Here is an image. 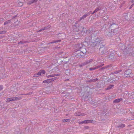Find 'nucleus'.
I'll return each mask as SVG.
<instances>
[{
  "label": "nucleus",
  "mask_w": 134,
  "mask_h": 134,
  "mask_svg": "<svg viewBox=\"0 0 134 134\" xmlns=\"http://www.w3.org/2000/svg\"><path fill=\"white\" fill-rule=\"evenodd\" d=\"M96 62L97 63L96 64V63L95 62L94 60V59H90L84 62L83 64V65H85L89 63H92L94 65H98V66H96L95 67L90 68L89 70L90 71H92L95 70L96 69H98V68L104 65V64H101V65H99V62H97V61H96Z\"/></svg>",
  "instance_id": "1"
},
{
  "label": "nucleus",
  "mask_w": 134,
  "mask_h": 134,
  "mask_svg": "<svg viewBox=\"0 0 134 134\" xmlns=\"http://www.w3.org/2000/svg\"><path fill=\"white\" fill-rule=\"evenodd\" d=\"M78 51H80L81 53H83L82 55L81 54L80 56H83L86 52V50L85 46L82 44L80 45Z\"/></svg>",
  "instance_id": "2"
},
{
  "label": "nucleus",
  "mask_w": 134,
  "mask_h": 134,
  "mask_svg": "<svg viewBox=\"0 0 134 134\" xmlns=\"http://www.w3.org/2000/svg\"><path fill=\"white\" fill-rule=\"evenodd\" d=\"M125 75L126 77L129 76L130 77H132L133 76V75L131 73V71L130 69L127 70L125 72Z\"/></svg>",
  "instance_id": "3"
},
{
  "label": "nucleus",
  "mask_w": 134,
  "mask_h": 134,
  "mask_svg": "<svg viewBox=\"0 0 134 134\" xmlns=\"http://www.w3.org/2000/svg\"><path fill=\"white\" fill-rule=\"evenodd\" d=\"M45 71L43 70H40L39 72L35 74L34 76L35 77H36L39 76H40L42 75L43 74H45Z\"/></svg>",
  "instance_id": "4"
},
{
  "label": "nucleus",
  "mask_w": 134,
  "mask_h": 134,
  "mask_svg": "<svg viewBox=\"0 0 134 134\" xmlns=\"http://www.w3.org/2000/svg\"><path fill=\"white\" fill-rule=\"evenodd\" d=\"M21 98L19 97H14L13 98H9L7 99L6 100V102H9L11 101H14L18 100L21 99Z\"/></svg>",
  "instance_id": "5"
},
{
  "label": "nucleus",
  "mask_w": 134,
  "mask_h": 134,
  "mask_svg": "<svg viewBox=\"0 0 134 134\" xmlns=\"http://www.w3.org/2000/svg\"><path fill=\"white\" fill-rule=\"evenodd\" d=\"M94 121L93 120H87L79 122V124H88L89 123H93Z\"/></svg>",
  "instance_id": "6"
},
{
  "label": "nucleus",
  "mask_w": 134,
  "mask_h": 134,
  "mask_svg": "<svg viewBox=\"0 0 134 134\" xmlns=\"http://www.w3.org/2000/svg\"><path fill=\"white\" fill-rule=\"evenodd\" d=\"M75 114L76 115L79 116H84L85 115V114L83 113H82L79 111L77 112Z\"/></svg>",
  "instance_id": "7"
},
{
  "label": "nucleus",
  "mask_w": 134,
  "mask_h": 134,
  "mask_svg": "<svg viewBox=\"0 0 134 134\" xmlns=\"http://www.w3.org/2000/svg\"><path fill=\"white\" fill-rule=\"evenodd\" d=\"M100 42V40L99 38H97L96 39V41L94 42H93V43H95L96 44H99Z\"/></svg>",
  "instance_id": "8"
},
{
  "label": "nucleus",
  "mask_w": 134,
  "mask_h": 134,
  "mask_svg": "<svg viewBox=\"0 0 134 134\" xmlns=\"http://www.w3.org/2000/svg\"><path fill=\"white\" fill-rule=\"evenodd\" d=\"M122 98H120L115 99L114 100L113 103H118L120 101L122 100Z\"/></svg>",
  "instance_id": "9"
},
{
  "label": "nucleus",
  "mask_w": 134,
  "mask_h": 134,
  "mask_svg": "<svg viewBox=\"0 0 134 134\" xmlns=\"http://www.w3.org/2000/svg\"><path fill=\"white\" fill-rule=\"evenodd\" d=\"M50 27H51V26H50V25H48L47 27H44V28L43 29H41L40 30H39L38 31L40 32L42 30H46V29H48V28H50Z\"/></svg>",
  "instance_id": "10"
},
{
  "label": "nucleus",
  "mask_w": 134,
  "mask_h": 134,
  "mask_svg": "<svg viewBox=\"0 0 134 134\" xmlns=\"http://www.w3.org/2000/svg\"><path fill=\"white\" fill-rule=\"evenodd\" d=\"M114 86L113 85H111L109 86L106 89V90H109L111 89L112 87H113Z\"/></svg>",
  "instance_id": "11"
},
{
  "label": "nucleus",
  "mask_w": 134,
  "mask_h": 134,
  "mask_svg": "<svg viewBox=\"0 0 134 134\" xmlns=\"http://www.w3.org/2000/svg\"><path fill=\"white\" fill-rule=\"evenodd\" d=\"M63 122H70V120L69 119H64L62 120Z\"/></svg>",
  "instance_id": "12"
},
{
  "label": "nucleus",
  "mask_w": 134,
  "mask_h": 134,
  "mask_svg": "<svg viewBox=\"0 0 134 134\" xmlns=\"http://www.w3.org/2000/svg\"><path fill=\"white\" fill-rule=\"evenodd\" d=\"M87 16V15H86L85 14H84L80 18V21L82 19H84L86 18Z\"/></svg>",
  "instance_id": "13"
},
{
  "label": "nucleus",
  "mask_w": 134,
  "mask_h": 134,
  "mask_svg": "<svg viewBox=\"0 0 134 134\" xmlns=\"http://www.w3.org/2000/svg\"><path fill=\"white\" fill-rule=\"evenodd\" d=\"M60 41H61V40H55V41H53V42H51L49 43V44L52 43H56V42H60Z\"/></svg>",
  "instance_id": "14"
},
{
  "label": "nucleus",
  "mask_w": 134,
  "mask_h": 134,
  "mask_svg": "<svg viewBox=\"0 0 134 134\" xmlns=\"http://www.w3.org/2000/svg\"><path fill=\"white\" fill-rule=\"evenodd\" d=\"M76 26L75 25L73 26V30H74L75 31H79V29L76 28H76Z\"/></svg>",
  "instance_id": "15"
},
{
  "label": "nucleus",
  "mask_w": 134,
  "mask_h": 134,
  "mask_svg": "<svg viewBox=\"0 0 134 134\" xmlns=\"http://www.w3.org/2000/svg\"><path fill=\"white\" fill-rule=\"evenodd\" d=\"M49 80H46L43 81V83H49Z\"/></svg>",
  "instance_id": "16"
},
{
  "label": "nucleus",
  "mask_w": 134,
  "mask_h": 134,
  "mask_svg": "<svg viewBox=\"0 0 134 134\" xmlns=\"http://www.w3.org/2000/svg\"><path fill=\"white\" fill-rule=\"evenodd\" d=\"M114 56V54L113 53H111L110 54V55H109V57H111V58H112Z\"/></svg>",
  "instance_id": "17"
},
{
  "label": "nucleus",
  "mask_w": 134,
  "mask_h": 134,
  "mask_svg": "<svg viewBox=\"0 0 134 134\" xmlns=\"http://www.w3.org/2000/svg\"><path fill=\"white\" fill-rule=\"evenodd\" d=\"M34 2L32 0L31 1H30L27 4H31L34 3Z\"/></svg>",
  "instance_id": "18"
},
{
  "label": "nucleus",
  "mask_w": 134,
  "mask_h": 134,
  "mask_svg": "<svg viewBox=\"0 0 134 134\" xmlns=\"http://www.w3.org/2000/svg\"><path fill=\"white\" fill-rule=\"evenodd\" d=\"M100 9L99 8H96L95 10L94 11V12L95 13H96Z\"/></svg>",
  "instance_id": "19"
},
{
  "label": "nucleus",
  "mask_w": 134,
  "mask_h": 134,
  "mask_svg": "<svg viewBox=\"0 0 134 134\" xmlns=\"http://www.w3.org/2000/svg\"><path fill=\"white\" fill-rule=\"evenodd\" d=\"M91 11H90L88 12L87 13L85 14L86 15H87V16H88V15H90V14H91Z\"/></svg>",
  "instance_id": "20"
},
{
  "label": "nucleus",
  "mask_w": 134,
  "mask_h": 134,
  "mask_svg": "<svg viewBox=\"0 0 134 134\" xmlns=\"http://www.w3.org/2000/svg\"><path fill=\"white\" fill-rule=\"evenodd\" d=\"M109 65H108L107 66H105V67L102 68H101L100 70H102V69L107 68L108 67H109Z\"/></svg>",
  "instance_id": "21"
},
{
  "label": "nucleus",
  "mask_w": 134,
  "mask_h": 134,
  "mask_svg": "<svg viewBox=\"0 0 134 134\" xmlns=\"http://www.w3.org/2000/svg\"><path fill=\"white\" fill-rule=\"evenodd\" d=\"M118 30V29H115L114 30H113V31H112L113 32V34H114V35H115L117 33H114V31H116L117 30Z\"/></svg>",
  "instance_id": "22"
},
{
  "label": "nucleus",
  "mask_w": 134,
  "mask_h": 134,
  "mask_svg": "<svg viewBox=\"0 0 134 134\" xmlns=\"http://www.w3.org/2000/svg\"><path fill=\"white\" fill-rule=\"evenodd\" d=\"M102 48V47H100L99 49V51H101V53L102 54H103L104 53V51H102L101 48Z\"/></svg>",
  "instance_id": "23"
},
{
  "label": "nucleus",
  "mask_w": 134,
  "mask_h": 134,
  "mask_svg": "<svg viewBox=\"0 0 134 134\" xmlns=\"http://www.w3.org/2000/svg\"><path fill=\"white\" fill-rule=\"evenodd\" d=\"M10 20H8V21H6L4 23V25H5L7 24H8L9 23H10Z\"/></svg>",
  "instance_id": "24"
},
{
  "label": "nucleus",
  "mask_w": 134,
  "mask_h": 134,
  "mask_svg": "<svg viewBox=\"0 0 134 134\" xmlns=\"http://www.w3.org/2000/svg\"><path fill=\"white\" fill-rule=\"evenodd\" d=\"M125 126V125L124 124H121L119 126V127H123Z\"/></svg>",
  "instance_id": "25"
},
{
  "label": "nucleus",
  "mask_w": 134,
  "mask_h": 134,
  "mask_svg": "<svg viewBox=\"0 0 134 134\" xmlns=\"http://www.w3.org/2000/svg\"><path fill=\"white\" fill-rule=\"evenodd\" d=\"M97 80V79H93L92 80H91V81L92 82H94V81H96Z\"/></svg>",
  "instance_id": "26"
},
{
  "label": "nucleus",
  "mask_w": 134,
  "mask_h": 134,
  "mask_svg": "<svg viewBox=\"0 0 134 134\" xmlns=\"http://www.w3.org/2000/svg\"><path fill=\"white\" fill-rule=\"evenodd\" d=\"M3 89V86H0V90H2Z\"/></svg>",
  "instance_id": "27"
},
{
  "label": "nucleus",
  "mask_w": 134,
  "mask_h": 134,
  "mask_svg": "<svg viewBox=\"0 0 134 134\" xmlns=\"http://www.w3.org/2000/svg\"><path fill=\"white\" fill-rule=\"evenodd\" d=\"M6 32V31H3L1 33V34H4V33H5Z\"/></svg>",
  "instance_id": "28"
},
{
  "label": "nucleus",
  "mask_w": 134,
  "mask_h": 134,
  "mask_svg": "<svg viewBox=\"0 0 134 134\" xmlns=\"http://www.w3.org/2000/svg\"><path fill=\"white\" fill-rule=\"evenodd\" d=\"M38 0H33L34 2H37L38 1Z\"/></svg>",
  "instance_id": "29"
},
{
  "label": "nucleus",
  "mask_w": 134,
  "mask_h": 134,
  "mask_svg": "<svg viewBox=\"0 0 134 134\" xmlns=\"http://www.w3.org/2000/svg\"><path fill=\"white\" fill-rule=\"evenodd\" d=\"M49 77H53V75H49Z\"/></svg>",
  "instance_id": "30"
},
{
  "label": "nucleus",
  "mask_w": 134,
  "mask_h": 134,
  "mask_svg": "<svg viewBox=\"0 0 134 134\" xmlns=\"http://www.w3.org/2000/svg\"><path fill=\"white\" fill-rule=\"evenodd\" d=\"M133 5V4H132V5H131V7L129 8V9H131V8H132V7Z\"/></svg>",
  "instance_id": "31"
},
{
  "label": "nucleus",
  "mask_w": 134,
  "mask_h": 134,
  "mask_svg": "<svg viewBox=\"0 0 134 134\" xmlns=\"http://www.w3.org/2000/svg\"><path fill=\"white\" fill-rule=\"evenodd\" d=\"M22 43H23V42H20L18 43L19 44Z\"/></svg>",
  "instance_id": "32"
},
{
  "label": "nucleus",
  "mask_w": 134,
  "mask_h": 134,
  "mask_svg": "<svg viewBox=\"0 0 134 134\" xmlns=\"http://www.w3.org/2000/svg\"><path fill=\"white\" fill-rule=\"evenodd\" d=\"M95 12H94V11L92 13V14H94V13H95Z\"/></svg>",
  "instance_id": "33"
},
{
  "label": "nucleus",
  "mask_w": 134,
  "mask_h": 134,
  "mask_svg": "<svg viewBox=\"0 0 134 134\" xmlns=\"http://www.w3.org/2000/svg\"><path fill=\"white\" fill-rule=\"evenodd\" d=\"M132 3H133L134 2V0H132L131 1Z\"/></svg>",
  "instance_id": "34"
},
{
  "label": "nucleus",
  "mask_w": 134,
  "mask_h": 134,
  "mask_svg": "<svg viewBox=\"0 0 134 134\" xmlns=\"http://www.w3.org/2000/svg\"><path fill=\"white\" fill-rule=\"evenodd\" d=\"M62 35H65L64 33H62Z\"/></svg>",
  "instance_id": "35"
},
{
  "label": "nucleus",
  "mask_w": 134,
  "mask_h": 134,
  "mask_svg": "<svg viewBox=\"0 0 134 134\" xmlns=\"http://www.w3.org/2000/svg\"><path fill=\"white\" fill-rule=\"evenodd\" d=\"M113 81H112V82H113Z\"/></svg>",
  "instance_id": "36"
},
{
  "label": "nucleus",
  "mask_w": 134,
  "mask_h": 134,
  "mask_svg": "<svg viewBox=\"0 0 134 134\" xmlns=\"http://www.w3.org/2000/svg\"><path fill=\"white\" fill-rule=\"evenodd\" d=\"M112 25H110V26H112Z\"/></svg>",
  "instance_id": "37"
}]
</instances>
